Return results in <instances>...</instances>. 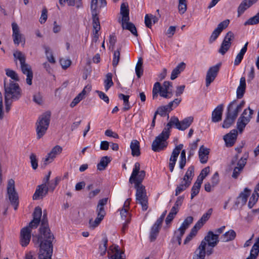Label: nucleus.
<instances>
[{
  "mask_svg": "<svg viewBox=\"0 0 259 259\" xmlns=\"http://www.w3.org/2000/svg\"><path fill=\"white\" fill-rule=\"evenodd\" d=\"M85 94V90L83 89V91L80 93L70 103V107H74L81 100H82L84 97Z\"/></svg>",
  "mask_w": 259,
  "mask_h": 259,
  "instance_id": "43",
  "label": "nucleus"
},
{
  "mask_svg": "<svg viewBox=\"0 0 259 259\" xmlns=\"http://www.w3.org/2000/svg\"><path fill=\"white\" fill-rule=\"evenodd\" d=\"M7 191L10 201L14 206L15 210L17 209L19 204L18 195L15 189V181L13 179H11L8 181Z\"/></svg>",
  "mask_w": 259,
  "mask_h": 259,
  "instance_id": "13",
  "label": "nucleus"
},
{
  "mask_svg": "<svg viewBox=\"0 0 259 259\" xmlns=\"http://www.w3.org/2000/svg\"><path fill=\"white\" fill-rule=\"evenodd\" d=\"M231 45V44L223 41L219 52L223 55H224L230 49Z\"/></svg>",
  "mask_w": 259,
  "mask_h": 259,
  "instance_id": "51",
  "label": "nucleus"
},
{
  "mask_svg": "<svg viewBox=\"0 0 259 259\" xmlns=\"http://www.w3.org/2000/svg\"><path fill=\"white\" fill-rule=\"evenodd\" d=\"M201 183L196 181L191 189V199H192L199 192Z\"/></svg>",
  "mask_w": 259,
  "mask_h": 259,
  "instance_id": "42",
  "label": "nucleus"
},
{
  "mask_svg": "<svg viewBox=\"0 0 259 259\" xmlns=\"http://www.w3.org/2000/svg\"><path fill=\"white\" fill-rule=\"evenodd\" d=\"M259 253V237L256 239L255 242L252 247L250 255L246 259H256Z\"/></svg>",
  "mask_w": 259,
  "mask_h": 259,
  "instance_id": "26",
  "label": "nucleus"
},
{
  "mask_svg": "<svg viewBox=\"0 0 259 259\" xmlns=\"http://www.w3.org/2000/svg\"><path fill=\"white\" fill-rule=\"evenodd\" d=\"M193 121V117L189 116L179 121L178 117L172 116L169 121L167 123L166 127L170 131V128L174 126L176 128L181 131H184L189 127Z\"/></svg>",
  "mask_w": 259,
  "mask_h": 259,
  "instance_id": "11",
  "label": "nucleus"
},
{
  "mask_svg": "<svg viewBox=\"0 0 259 259\" xmlns=\"http://www.w3.org/2000/svg\"><path fill=\"white\" fill-rule=\"evenodd\" d=\"M160 96L164 98H170L172 96L171 91H167L161 88L160 92Z\"/></svg>",
  "mask_w": 259,
  "mask_h": 259,
  "instance_id": "61",
  "label": "nucleus"
},
{
  "mask_svg": "<svg viewBox=\"0 0 259 259\" xmlns=\"http://www.w3.org/2000/svg\"><path fill=\"white\" fill-rule=\"evenodd\" d=\"M12 27L13 31L12 37L14 43L17 46L21 42H23V45H24L25 38L20 32L19 27L17 24L15 22H13L12 24Z\"/></svg>",
  "mask_w": 259,
  "mask_h": 259,
  "instance_id": "18",
  "label": "nucleus"
},
{
  "mask_svg": "<svg viewBox=\"0 0 259 259\" xmlns=\"http://www.w3.org/2000/svg\"><path fill=\"white\" fill-rule=\"evenodd\" d=\"M113 85L112 81V74L108 73L106 74V79L104 80L105 89L106 92Z\"/></svg>",
  "mask_w": 259,
  "mask_h": 259,
  "instance_id": "41",
  "label": "nucleus"
},
{
  "mask_svg": "<svg viewBox=\"0 0 259 259\" xmlns=\"http://www.w3.org/2000/svg\"><path fill=\"white\" fill-rule=\"evenodd\" d=\"M6 73L8 77H11L13 80L16 81L19 80V78L17 74L14 70H11L10 69H6Z\"/></svg>",
  "mask_w": 259,
  "mask_h": 259,
  "instance_id": "56",
  "label": "nucleus"
},
{
  "mask_svg": "<svg viewBox=\"0 0 259 259\" xmlns=\"http://www.w3.org/2000/svg\"><path fill=\"white\" fill-rule=\"evenodd\" d=\"M249 109V113L248 116H245L247 114V109H245L241 116L239 118L237 123V129L239 131V133H241L246 125L249 123L250 119L252 118V115L253 113V110L251 109L250 107H248Z\"/></svg>",
  "mask_w": 259,
  "mask_h": 259,
  "instance_id": "14",
  "label": "nucleus"
},
{
  "mask_svg": "<svg viewBox=\"0 0 259 259\" xmlns=\"http://www.w3.org/2000/svg\"><path fill=\"white\" fill-rule=\"evenodd\" d=\"M181 100L180 99H175L174 101L169 102L166 106L168 109V112L172 110V108H176L181 102Z\"/></svg>",
  "mask_w": 259,
  "mask_h": 259,
  "instance_id": "55",
  "label": "nucleus"
},
{
  "mask_svg": "<svg viewBox=\"0 0 259 259\" xmlns=\"http://www.w3.org/2000/svg\"><path fill=\"white\" fill-rule=\"evenodd\" d=\"M111 251L113 254L110 256V259H124L122 256L123 253L120 250L118 246H114L113 248L111 249Z\"/></svg>",
  "mask_w": 259,
  "mask_h": 259,
  "instance_id": "36",
  "label": "nucleus"
},
{
  "mask_svg": "<svg viewBox=\"0 0 259 259\" xmlns=\"http://www.w3.org/2000/svg\"><path fill=\"white\" fill-rule=\"evenodd\" d=\"M14 58L20 61L21 69L23 74L27 76L26 82L28 85L32 84L33 73L31 66L25 62L26 57L24 54L19 51H15L13 54Z\"/></svg>",
  "mask_w": 259,
  "mask_h": 259,
  "instance_id": "7",
  "label": "nucleus"
},
{
  "mask_svg": "<svg viewBox=\"0 0 259 259\" xmlns=\"http://www.w3.org/2000/svg\"><path fill=\"white\" fill-rule=\"evenodd\" d=\"M60 64L63 69L67 68L71 63V61L69 59H61L60 60Z\"/></svg>",
  "mask_w": 259,
  "mask_h": 259,
  "instance_id": "63",
  "label": "nucleus"
},
{
  "mask_svg": "<svg viewBox=\"0 0 259 259\" xmlns=\"http://www.w3.org/2000/svg\"><path fill=\"white\" fill-rule=\"evenodd\" d=\"M120 14L122 15L121 22H127L130 21L129 10L127 5L122 3L120 7Z\"/></svg>",
  "mask_w": 259,
  "mask_h": 259,
  "instance_id": "27",
  "label": "nucleus"
},
{
  "mask_svg": "<svg viewBox=\"0 0 259 259\" xmlns=\"http://www.w3.org/2000/svg\"><path fill=\"white\" fill-rule=\"evenodd\" d=\"M221 63H218L213 66L210 67L207 71L205 82L206 86L208 87L211 82H212L216 77L217 76L218 73L219 71Z\"/></svg>",
  "mask_w": 259,
  "mask_h": 259,
  "instance_id": "15",
  "label": "nucleus"
},
{
  "mask_svg": "<svg viewBox=\"0 0 259 259\" xmlns=\"http://www.w3.org/2000/svg\"><path fill=\"white\" fill-rule=\"evenodd\" d=\"M42 211L40 207H35L33 213V220L29 225L23 228L20 232V244L22 246H26L29 243L32 229H36L40 222Z\"/></svg>",
  "mask_w": 259,
  "mask_h": 259,
  "instance_id": "3",
  "label": "nucleus"
},
{
  "mask_svg": "<svg viewBox=\"0 0 259 259\" xmlns=\"http://www.w3.org/2000/svg\"><path fill=\"white\" fill-rule=\"evenodd\" d=\"M223 111V105H218L212 112L211 120L213 122H218L222 120Z\"/></svg>",
  "mask_w": 259,
  "mask_h": 259,
  "instance_id": "22",
  "label": "nucleus"
},
{
  "mask_svg": "<svg viewBox=\"0 0 259 259\" xmlns=\"http://www.w3.org/2000/svg\"><path fill=\"white\" fill-rule=\"evenodd\" d=\"M258 0H247L246 3L243 5L242 9H238V17H240L247 9L257 2Z\"/></svg>",
  "mask_w": 259,
  "mask_h": 259,
  "instance_id": "40",
  "label": "nucleus"
},
{
  "mask_svg": "<svg viewBox=\"0 0 259 259\" xmlns=\"http://www.w3.org/2000/svg\"><path fill=\"white\" fill-rule=\"evenodd\" d=\"M110 161V157L107 156L102 157L100 162L97 164L98 169L99 170H104Z\"/></svg>",
  "mask_w": 259,
  "mask_h": 259,
  "instance_id": "34",
  "label": "nucleus"
},
{
  "mask_svg": "<svg viewBox=\"0 0 259 259\" xmlns=\"http://www.w3.org/2000/svg\"><path fill=\"white\" fill-rule=\"evenodd\" d=\"M108 239L104 238L102 239V243L99 246V252L101 255H104L107 251Z\"/></svg>",
  "mask_w": 259,
  "mask_h": 259,
  "instance_id": "48",
  "label": "nucleus"
},
{
  "mask_svg": "<svg viewBox=\"0 0 259 259\" xmlns=\"http://www.w3.org/2000/svg\"><path fill=\"white\" fill-rule=\"evenodd\" d=\"M250 191L247 188H245L238 197L236 202V205H244L246 204L248 196L250 195Z\"/></svg>",
  "mask_w": 259,
  "mask_h": 259,
  "instance_id": "23",
  "label": "nucleus"
},
{
  "mask_svg": "<svg viewBox=\"0 0 259 259\" xmlns=\"http://www.w3.org/2000/svg\"><path fill=\"white\" fill-rule=\"evenodd\" d=\"M246 80L244 77H241L240 79L239 85L236 91V96L238 99H241L245 92Z\"/></svg>",
  "mask_w": 259,
  "mask_h": 259,
  "instance_id": "25",
  "label": "nucleus"
},
{
  "mask_svg": "<svg viewBox=\"0 0 259 259\" xmlns=\"http://www.w3.org/2000/svg\"><path fill=\"white\" fill-rule=\"evenodd\" d=\"M170 135V131L166 126L160 134L157 136L152 144V150L156 152L164 150L167 146L166 140Z\"/></svg>",
  "mask_w": 259,
  "mask_h": 259,
  "instance_id": "5",
  "label": "nucleus"
},
{
  "mask_svg": "<svg viewBox=\"0 0 259 259\" xmlns=\"http://www.w3.org/2000/svg\"><path fill=\"white\" fill-rule=\"evenodd\" d=\"M5 98L10 99L12 101L20 99L21 96V90L18 83L11 81L9 83L5 81Z\"/></svg>",
  "mask_w": 259,
  "mask_h": 259,
  "instance_id": "8",
  "label": "nucleus"
},
{
  "mask_svg": "<svg viewBox=\"0 0 259 259\" xmlns=\"http://www.w3.org/2000/svg\"><path fill=\"white\" fill-rule=\"evenodd\" d=\"M185 232V231L179 228L178 230L175 232L174 236L172 238V242L173 243L178 242V244L180 245L181 244L182 237H183Z\"/></svg>",
  "mask_w": 259,
  "mask_h": 259,
  "instance_id": "37",
  "label": "nucleus"
},
{
  "mask_svg": "<svg viewBox=\"0 0 259 259\" xmlns=\"http://www.w3.org/2000/svg\"><path fill=\"white\" fill-rule=\"evenodd\" d=\"M167 112H168V109L166 106H161L157 109L154 115L156 116L157 114H159L161 116H165L166 115Z\"/></svg>",
  "mask_w": 259,
  "mask_h": 259,
  "instance_id": "54",
  "label": "nucleus"
},
{
  "mask_svg": "<svg viewBox=\"0 0 259 259\" xmlns=\"http://www.w3.org/2000/svg\"><path fill=\"white\" fill-rule=\"evenodd\" d=\"M160 229V228L159 227L154 225L152 226L149 234V239L151 242L154 241L156 240L159 234Z\"/></svg>",
  "mask_w": 259,
  "mask_h": 259,
  "instance_id": "38",
  "label": "nucleus"
},
{
  "mask_svg": "<svg viewBox=\"0 0 259 259\" xmlns=\"http://www.w3.org/2000/svg\"><path fill=\"white\" fill-rule=\"evenodd\" d=\"M236 103V101H233L229 105L227 109L226 117L222 124V127L223 128H228L234 122L237 116L232 113V108Z\"/></svg>",
  "mask_w": 259,
  "mask_h": 259,
  "instance_id": "16",
  "label": "nucleus"
},
{
  "mask_svg": "<svg viewBox=\"0 0 259 259\" xmlns=\"http://www.w3.org/2000/svg\"><path fill=\"white\" fill-rule=\"evenodd\" d=\"M49 189H46L45 184L37 186L32 198L33 200H38L45 197L48 193Z\"/></svg>",
  "mask_w": 259,
  "mask_h": 259,
  "instance_id": "21",
  "label": "nucleus"
},
{
  "mask_svg": "<svg viewBox=\"0 0 259 259\" xmlns=\"http://www.w3.org/2000/svg\"><path fill=\"white\" fill-rule=\"evenodd\" d=\"M54 236L49 227L47 213H44L39 228L37 243L40 242L38 259H51L53 253L52 241Z\"/></svg>",
  "mask_w": 259,
  "mask_h": 259,
  "instance_id": "1",
  "label": "nucleus"
},
{
  "mask_svg": "<svg viewBox=\"0 0 259 259\" xmlns=\"http://www.w3.org/2000/svg\"><path fill=\"white\" fill-rule=\"evenodd\" d=\"M44 48L45 49V54L48 61L51 63H55L56 61L50 48L46 46H45Z\"/></svg>",
  "mask_w": 259,
  "mask_h": 259,
  "instance_id": "44",
  "label": "nucleus"
},
{
  "mask_svg": "<svg viewBox=\"0 0 259 259\" xmlns=\"http://www.w3.org/2000/svg\"><path fill=\"white\" fill-rule=\"evenodd\" d=\"M231 45V44L223 41L219 52L223 55H224L230 49Z\"/></svg>",
  "mask_w": 259,
  "mask_h": 259,
  "instance_id": "50",
  "label": "nucleus"
},
{
  "mask_svg": "<svg viewBox=\"0 0 259 259\" xmlns=\"http://www.w3.org/2000/svg\"><path fill=\"white\" fill-rule=\"evenodd\" d=\"M248 44V42H246L243 47L240 50V52L236 57V58L234 61L235 65H238L241 63L242 59L243 58L244 54L247 51Z\"/></svg>",
  "mask_w": 259,
  "mask_h": 259,
  "instance_id": "33",
  "label": "nucleus"
},
{
  "mask_svg": "<svg viewBox=\"0 0 259 259\" xmlns=\"http://www.w3.org/2000/svg\"><path fill=\"white\" fill-rule=\"evenodd\" d=\"M247 157V156H246L245 157H241L237 163V167H239L240 169H243L246 163Z\"/></svg>",
  "mask_w": 259,
  "mask_h": 259,
  "instance_id": "64",
  "label": "nucleus"
},
{
  "mask_svg": "<svg viewBox=\"0 0 259 259\" xmlns=\"http://www.w3.org/2000/svg\"><path fill=\"white\" fill-rule=\"evenodd\" d=\"M209 172V167L207 166L203 168L198 178H197L196 181L199 182L202 184L203 179L205 178V177L208 174Z\"/></svg>",
  "mask_w": 259,
  "mask_h": 259,
  "instance_id": "49",
  "label": "nucleus"
},
{
  "mask_svg": "<svg viewBox=\"0 0 259 259\" xmlns=\"http://www.w3.org/2000/svg\"><path fill=\"white\" fill-rule=\"evenodd\" d=\"M229 23L230 20L229 19H226L218 24L217 27L212 32L209 38V42L210 43H212L216 40L222 31L228 27Z\"/></svg>",
  "mask_w": 259,
  "mask_h": 259,
  "instance_id": "17",
  "label": "nucleus"
},
{
  "mask_svg": "<svg viewBox=\"0 0 259 259\" xmlns=\"http://www.w3.org/2000/svg\"><path fill=\"white\" fill-rule=\"evenodd\" d=\"M185 66L186 65L184 62H181L172 71L170 79L171 80L176 79L178 77V75L184 70Z\"/></svg>",
  "mask_w": 259,
  "mask_h": 259,
  "instance_id": "29",
  "label": "nucleus"
},
{
  "mask_svg": "<svg viewBox=\"0 0 259 259\" xmlns=\"http://www.w3.org/2000/svg\"><path fill=\"white\" fill-rule=\"evenodd\" d=\"M120 54L119 50H117L114 53L113 59L112 61V65L114 67H116L119 63L120 59Z\"/></svg>",
  "mask_w": 259,
  "mask_h": 259,
  "instance_id": "58",
  "label": "nucleus"
},
{
  "mask_svg": "<svg viewBox=\"0 0 259 259\" xmlns=\"http://www.w3.org/2000/svg\"><path fill=\"white\" fill-rule=\"evenodd\" d=\"M194 176V167L191 165L189 167L183 178L181 179V183L177 186L175 190L176 196L179 195L190 186Z\"/></svg>",
  "mask_w": 259,
  "mask_h": 259,
  "instance_id": "9",
  "label": "nucleus"
},
{
  "mask_svg": "<svg viewBox=\"0 0 259 259\" xmlns=\"http://www.w3.org/2000/svg\"><path fill=\"white\" fill-rule=\"evenodd\" d=\"M180 153V158L179 161V167L182 169L185 167L186 163V151L185 150H182Z\"/></svg>",
  "mask_w": 259,
  "mask_h": 259,
  "instance_id": "47",
  "label": "nucleus"
},
{
  "mask_svg": "<svg viewBox=\"0 0 259 259\" xmlns=\"http://www.w3.org/2000/svg\"><path fill=\"white\" fill-rule=\"evenodd\" d=\"M56 157V155L53 154H51V152H50L48 154L47 157L44 160V165L46 166L49 163L52 162Z\"/></svg>",
  "mask_w": 259,
  "mask_h": 259,
  "instance_id": "59",
  "label": "nucleus"
},
{
  "mask_svg": "<svg viewBox=\"0 0 259 259\" xmlns=\"http://www.w3.org/2000/svg\"><path fill=\"white\" fill-rule=\"evenodd\" d=\"M209 149L202 145L199 150L198 154L200 161L202 163H205L207 162Z\"/></svg>",
  "mask_w": 259,
  "mask_h": 259,
  "instance_id": "24",
  "label": "nucleus"
},
{
  "mask_svg": "<svg viewBox=\"0 0 259 259\" xmlns=\"http://www.w3.org/2000/svg\"><path fill=\"white\" fill-rule=\"evenodd\" d=\"M107 198H103L99 201L96 209L97 217L94 221L90 220L89 222V227L91 229H95L99 225L103 219L106 214L104 206L107 204Z\"/></svg>",
  "mask_w": 259,
  "mask_h": 259,
  "instance_id": "12",
  "label": "nucleus"
},
{
  "mask_svg": "<svg viewBox=\"0 0 259 259\" xmlns=\"http://www.w3.org/2000/svg\"><path fill=\"white\" fill-rule=\"evenodd\" d=\"M51 118V112L47 111L38 117L36 122L37 138L39 139L44 136L49 127Z\"/></svg>",
  "mask_w": 259,
  "mask_h": 259,
  "instance_id": "6",
  "label": "nucleus"
},
{
  "mask_svg": "<svg viewBox=\"0 0 259 259\" xmlns=\"http://www.w3.org/2000/svg\"><path fill=\"white\" fill-rule=\"evenodd\" d=\"M143 59L140 57L138 59V62L136 66V73L138 78H140L143 75Z\"/></svg>",
  "mask_w": 259,
  "mask_h": 259,
  "instance_id": "39",
  "label": "nucleus"
},
{
  "mask_svg": "<svg viewBox=\"0 0 259 259\" xmlns=\"http://www.w3.org/2000/svg\"><path fill=\"white\" fill-rule=\"evenodd\" d=\"M98 0H92L91 4V9L93 18V26L94 28L93 31H96V33L98 32L100 30V24L98 17L99 12L98 11ZM100 7H104L107 5L106 0H99Z\"/></svg>",
  "mask_w": 259,
  "mask_h": 259,
  "instance_id": "10",
  "label": "nucleus"
},
{
  "mask_svg": "<svg viewBox=\"0 0 259 259\" xmlns=\"http://www.w3.org/2000/svg\"><path fill=\"white\" fill-rule=\"evenodd\" d=\"M178 9L180 14H184L187 10L186 0H179Z\"/></svg>",
  "mask_w": 259,
  "mask_h": 259,
  "instance_id": "52",
  "label": "nucleus"
},
{
  "mask_svg": "<svg viewBox=\"0 0 259 259\" xmlns=\"http://www.w3.org/2000/svg\"><path fill=\"white\" fill-rule=\"evenodd\" d=\"M238 135L237 131L233 130L224 137V140L227 147H232L235 143Z\"/></svg>",
  "mask_w": 259,
  "mask_h": 259,
  "instance_id": "20",
  "label": "nucleus"
},
{
  "mask_svg": "<svg viewBox=\"0 0 259 259\" xmlns=\"http://www.w3.org/2000/svg\"><path fill=\"white\" fill-rule=\"evenodd\" d=\"M236 232L233 230H230L223 234L221 239L223 242H226L233 240L236 237Z\"/></svg>",
  "mask_w": 259,
  "mask_h": 259,
  "instance_id": "31",
  "label": "nucleus"
},
{
  "mask_svg": "<svg viewBox=\"0 0 259 259\" xmlns=\"http://www.w3.org/2000/svg\"><path fill=\"white\" fill-rule=\"evenodd\" d=\"M132 155L133 156H139L141 153L140 150V143L136 140H133L130 145Z\"/></svg>",
  "mask_w": 259,
  "mask_h": 259,
  "instance_id": "28",
  "label": "nucleus"
},
{
  "mask_svg": "<svg viewBox=\"0 0 259 259\" xmlns=\"http://www.w3.org/2000/svg\"><path fill=\"white\" fill-rule=\"evenodd\" d=\"M193 221V218L192 217L189 216L187 217L182 224L179 229L185 231L189 227L190 224L192 223Z\"/></svg>",
  "mask_w": 259,
  "mask_h": 259,
  "instance_id": "45",
  "label": "nucleus"
},
{
  "mask_svg": "<svg viewBox=\"0 0 259 259\" xmlns=\"http://www.w3.org/2000/svg\"><path fill=\"white\" fill-rule=\"evenodd\" d=\"M259 195L253 193L249 199V201L248 203V206L249 208H251L258 200Z\"/></svg>",
  "mask_w": 259,
  "mask_h": 259,
  "instance_id": "57",
  "label": "nucleus"
},
{
  "mask_svg": "<svg viewBox=\"0 0 259 259\" xmlns=\"http://www.w3.org/2000/svg\"><path fill=\"white\" fill-rule=\"evenodd\" d=\"M122 27L123 29H127L131 32V33L136 36H138V33L135 25L132 22L127 21V22H121Z\"/></svg>",
  "mask_w": 259,
  "mask_h": 259,
  "instance_id": "30",
  "label": "nucleus"
},
{
  "mask_svg": "<svg viewBox=\"0 0 259 259\" xmlns=\"http://www.w3.org/2000/svg\"><path fill=\"white\" fill-rule=\"evenodd\" d=\"M219 241L218 235L209 231L196 250L197 256L203 259L205 258L206 254L210 255L212 253V248L217 245Z\"/></svg>",
  "mask_w": 259,
  "mask_h": 259,
  "instance_id": "4",
  "label": "nucleus"
},
{
  "mask_svg": "<svg viewBox=\"0 0 259 259\" xmlns=\"http://www.w3.org/2000/svg\"><path fill=\"white\" fill-rule=\"evenodd\" d=\"M183 147V144H179L173 150L169 158V168L171 172H173L174 167L180 151Z\"/></svg>",
  "mask_w": 259,
  "mask_h": 259,
  "instance_id": "19",
  "label": "nucleus"
},
{
  "mask_svg": "<svg viewBox=\"0 0 259 259\" xmlns=\"http://www.w3.org/2000/svg\"><path fill=\"white\" fill-rule=\"evenodd\" d=\"M211 186L212 187H214L219 184L220 179H219V173L218 172H215L213 174V175L212 176V177L211 178Z\"/></svg>",
  "mask_w": 259,
  "mask_h": 259,
  "instance_id": "62",
  "label": "nucleus"
},
{
  "mask_svg": "<svg viewBox=\"0 0 259 259\" xmlns=\"http://www.w3.org/2000/svg\"><path fill=\"white\" fill-rule=\"evenodd\" d=\"M198 230L199 229L197 228H195V226L192 228L190 234L187 236L184 240V243L185 244L188 243L192 239V238L196 235Z\"/></svg>",
  "mask_w": 259,
  "mask_h": 259,
  "instance_id": "53",
  "label": "nucleus"
},
{
  "mask_svg": "<svg viewBox=\"0 0 259 259\" xmlns=\"http://www.w3.org/2000/svg\"><path fill=\"white\" fill-rule=\"evenodd\" d=\"M30 159L32 168L33 169H36L38 166L37 159L36 155L32 153L30 156Z\"/></svg>",
  "mask_w": 259,
  "mask_h": 259,
  "instance_id": "60",
  "label": "nucleus"
},
{
  "mask_svg": "<svg viewBox=\"0 0 259 259\" xmlns=\"http://www.w3.org/2000/svg\"><path fill=\"white\" fill-rule=\"evenodd\" d=\"M259 23V12L255 16L250 18L245 23V25H253Z\"/></svg>",
  "mask_w": 259,
  "mask_h": 259,
  "instance_id": "46",
  "label": "nucleus"
},
{
  "mask_svg": "<svg viewBox=\"0 0 259 259\" xmlns=\"http://www.w3.org/2000/svg\"><path fill=\"white\" fill-rule=\"evenodd\" d=\"M118 97L120 99L122 100L123 101V110L124 111H126L130 109L131 106L130 105L129 102L130 96L128 95H125L123 94H120L118 95Z\"/></svg>",
  "mask_w": 259,
  "mask_h": 259,
  "instance_id": "35",
  "label": "nucleus"
},
{
  "mask_svg": "<svg viewBox=\"0 0 259 259\" xmlns=\"http://www.w3.org/2000/svg\"><path fill=\"white\" fill-rule=\"evenodd\" d=\"M140 163L136 162L130 178L129 182L135 184L136 202L141 205L143 211H146L148 207V198L145 187L142 184L146 172L144 170H140Z\"/></svg>",
  "mask_w": 259,
  "mask_h": 259,
  "instance_id": "2",
  "label": "nucleus"
},
{
  "mask_svg": "<svg viewBox=\"0 0 259 259\" xmlns=\"http://www.w3.org/2000/svg\"><path fill=\"white\" fill-rule=\"evenodd\" d=\"M211 209H209L207 212L203 214L202 217L195 225V228L200 229L204 224L208 220L211 213Z\"/></svg>",
  "mask_w": 259,
  "mask_h": 259,
  "instance_id": "32",
  "label": "nucleus"
}]
</instances>
